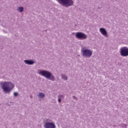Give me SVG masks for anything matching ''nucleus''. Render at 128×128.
Instances as JSON below:
<instances>
[{"label": "nucleus", "instance_id": "obj_6", "mask_svg": "<svg viewBox=\"0 0 128 128\" xmlns=\"http://www.w3.org/2000/svg\"><path fill=\"white\" fill-rule=\"evenodd\" d=\"M120 55L122 56H128V48L127 47H123L120 48Z\"/></svg>", "mask_w": 128, "mask_h": 128}, {"label": "nucleus", "instance_id": "obj_4", "mask_svg": "<svg viewBox=\"0 0 128 128\" xmlns=\"http://www.w3.org/2000/svg\"><path fill=\"white\" fill-rule=\"evenodd\" d=\"M76 38L78 40H86L88 36L84 33L82 32H78L76 34Z\"/></svg>", "mask_w": 128, "mask_h": 128}, {"label": "nucleus", "instance_id": "obj_5", "mask_svg": "<svg viewBox=\"0 0 128 128\" xmlns=\"http://www.w3.org/2000/svg\"><path fill=\"white\" fill-rule=\"evenodd\" d=\"M83 56L90 58L92 56V52L88 49H86L82 51Z\"/></svg>", "mask_w": 128, "mask_h": 128}, {"label": "nucleus", "instance_id": "obj_11", "mask_svg": "<svg viewBox=\"0 0 128 128\" xmlns=\"http://www.w3.org/2000/svg\"><path fill=\"white\" fill-rule=\"evenodd\" d=\"M18 10L19 12H24V8L22 7H19Z\"/></svg>", "mask_w": 128, "mask_h": 128}, {"label": "nucleus", "instance_id": "obj_10", "mask_svg": "<svg viewBox=\"0 0 128 128\" xmlns=\"http://www.w3.org/2000/svg\"><path fill=\"white\" fill-rule=\"evenodd\" d=\"M38 98H42L44 97V93H40L38 95Z\"/></svg>", "mask_w": 128, "mask_h": 128}, {"label": "nucleus", "instance_id": "obj_12", "mask_svg": "<svg viewBox=\"0 0 128 128\" xmlns=\"http://www.w3.org/2000/svg\"><path fill=\"white\" fill-rule=\"evenodd\" d=\"M62 98H64V96L60 95L58 96V102H62Z\"/></svg>", "mask_w": 128, "mask_h": 128}, {"label": "nucleus", "instance_id": "obj_8", "mask_svg": "<svg viewBox=\"0 0 128 128\" xmlns=\"http://www.w3.org/2000/svg\"><path fill=\"white\" fill-rule=\"evenodd\" d=\"M100 32L102 34V36H108V32H106V29L104 28H100Z\"/></svg>", "mask_w": 128, "mask_h": 128}, {"label": "nucleus", "instance_id": "obj_7", "mask_svg": "<svg viewBox=\"0 0 128 128\" xmlns=\"http://www.w3.org/2000/svg\"><path fill=\"white\" fill-rule=\"evenodd\" d=\"M45 128H56V125L52 122H46L44 125Z\"/></svg>", "mask_w": 128, "mask_h": 128}, {"label": "nucleus", "instance_id": "obj_9", "mask_svg": "<svg viewBox=\"0 0 128 128\" xmlns=\"http://www.w3.org/2000/svg\"><path fill=\"white\" fill-rule=\"evenodd\" d=\"M24 62L26 64H34V61L30 60H25Z\"/></svg>", "mask_w": 128, "mask_h": 128}, {"label": "nucleus", "instance_id": "obj_3", "mask_svg": "<svg viewBox=\"0 0 128 128\" xmlns=\"http://www.w3.org/2000/svg\"><path fill=\"white\" fill-rule=\"evenodd\" d=\"M58 2H62L64 6H70L74 4L72 0H57Z\"/></svg>", "mask_w": 128, "mask_h": 128}, {"label": "nucleus", "instance_id": "obj_13", "mask_svg": "<svg viewBox=\"0 0 128 128\" xmlns=\"http://www.w3.org/2000/svg\"><path fill=\"white\" fill-rule=\"evenodd\" d=\"M62 78H63V80H68V78L66 77V76L64 74L62 75Z\"/></svg>", "mask_w": 128, "mask_h": 128}, {"label": "nucleus", "instance_id": "obj_15", "mask_svg": "<svg viewBox=\"0 0 128 128\" xmlns=\"http://www.w3.org/2000/svg\"><path fill=\"white\" fill-rule=\"evenodd\" d=\"M30 98H32V96H30Z\"/></svg>", "mask_w": 128, "mask_h": 128}, {"label": "nucleus", "instance_id": "obj_14", "mask_svg": "<svg viewBox=\"0 0 128 128\" xmlns=\"http://www.w3.org/2000/svg\"><path fill=\"white\" fill-rule=\"evenodd\" d=\"M18 92H14V96H18Z\"/></svg>", "mask_w": 128, "mask_h": 128}, {"label": "nucleus", "instance_id": "obj_1", "mask_svg": "<svg viewBox=\"0 0 128 128\" xmlns=\"http://www.w3.org/2000/svg\"><path fill=\"white\" fill-rule=\"evenodd\" d=\"M14 84H12L10 82H4L3 84L2 88L5 92H10L14 88Z\"/></svg>", "mask_w": 128, "mask_h": 128}, {"label": "nucleus", "instance_id": "obj_2", "mask_svg": "<svg viewBox=\"0 0 128 128\" xmlns=\"http://www.w3.org/2000/svg\"><path fill=\"white\" fill-rule=\"evenodd\" d=\"M39 74L42 76H44L46 78H49L51 80H54V77L52 74L48 71H40Z\"/></svg>", "mask_w": 128, "mask_h": 128}]
</instances>
